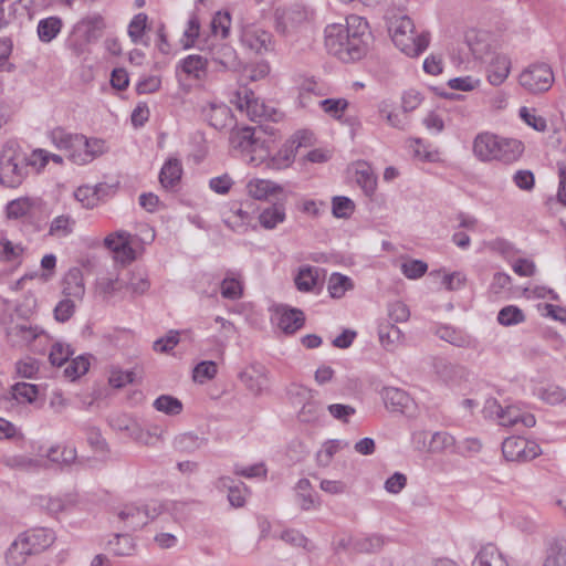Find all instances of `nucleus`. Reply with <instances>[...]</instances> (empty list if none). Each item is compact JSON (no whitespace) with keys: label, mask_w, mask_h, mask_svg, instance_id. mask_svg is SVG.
<instances>
[{"label":"nucleus","mask_w":566,"mask_h":566,"mask_svg":"<svg viewBox=\"0 0 566 566\" xmlns=\"http://www.w3.org/2000/svg\"><path fill=\"white\" fill-rule=\"evenodd\" d=\"M90 368V361L88 358L85 356H78L66 366L64 369L65 377L70 378L71 380H75L82 375L86 374Z\"/></svg>","instance_id":"obj_50"},{"label":"nucleus","mask_w":566,"mask_h":566,"mask_svg":"<svg viewBox=\"0 0 566 566\" xmlns=\"http://www.w3.org/2000/svg\"><path fill=\"white\" fill-rule=\"evenodd\" d=\"M34 554H39L50 547L54 542V533L44 527L33 528L22 533Z\"/></svg>","instance_id":"obj_21"},{"label":"nucleus","mask_w":566,"mask_h":566,"mask_svg":"<svg viewBox=\"0 0 566 566\" xmlns=\"http://www.w3.org/2000/svg\"><path fill=\"white\" fill-rule=\"evenodd\" d=\"M388 316L394 323H403L409 319L410 311L403 302L395 301L388 305Z\"/></svg>","instance_id":"obj_59"},{"label":"nucleus","mask_w":566,"mask_h":566,"mask_svg":"<svg viewBox=\"0 0 566 566\" xmlns=\"http://www.w3.org/2000/svg\"><path fill=\"white\" fill-rule=\"evenodd\" d=\"M521 86L531 94L547 92L554 82V74L548 64L537 63L525 69L518 77Z\"/></svg>","instance_id":"obj_5"},{"label":"nucleus","mask_w":566,"mask_h":566,"mask_svg":"<svg viewBox=\"0 0 566 566\" xmlns=\"http://www.w3.org/2000/svg\"><path fill=\"white\" fill-rule=\"evenodd\" d=\"M84 292L82 271L78 268L69 270L63 280V293L66 296L82 297Z\"/></svg>","instance_id":"obj_29"},{"label":"nucleus","mask_w":566,"mask_h":566,"mask_svg":"<svg viewBox=\"0 0 566 566\" xmlns=\"http://www.w3.org/2000/svg\"><path fill=\"white\" fill-rule=\"evenodd\" d=\"M388 31L395 45L410 57L419 56L429 46V33L417 34L415 24L408 15L391 17L388 22Z\"/></svg>","instance_id":"obj_2"},{"label":"nucleus","mask_w":566,"mask_h":566,"mask_svg":"<svg viewBox=\"0 0 566 566\" xmlns=\"http://www.w3.org/2000/svg\"><path fill=\"white\" fill-rule=\"evenodd\" d=\"M98 191L99 187L92 189L91 187H80L76 189L74 196L76 200H78L84 208H93L98 202Z\"/></svg>","instance_id":"obj_54"},{"label":"nucleus","mask_w":566,"mask_h":566,"mask_svg":"<svg viewBox=\"0 0 566 566\" xmlns=\"http://www.w3.org/2000/svg\"><path fill=\"white\" fill-rule=\"evenodd\" d=\"M40 206V201L31 198H19L7 205L8 218L19 219L31 213L34 208Z\"/></svg>","instance_id":"obj_32"},{"label":"nucleus","mask_w":566,"mask_h":566,"mask_svg":"<svg viewBox=\"0 0 566 566\" xmlns=\"http://www.w3.org/2000/svg\"><path fill=\"white\" fill-rule=\"evenodd\" d=\"M107 151V146L104 139L87 138L83 135V145L81 150L75 156V164L84 165L95 157H98Z\"/></svg>","instance_id":"obj_18"},{"label":"nucleus","mask_w":566,"mask_h":566,"mask_svg":"<svg viewBox=\"0 0 566 566\" xmlns=\"http://www.w3.org/2000/svg\"><path fill=\"white\" fill-rule=\"evenodd\" d=\"M72 355L73 350L70 348V345L55 343L51 348L49 360L53 366L60 367L66 363Z\"/></svg>","instance_id":"obj_53"},{"label":"nucleus","mask_w":566,"mask_h":566,"mask_svg":"<svg viewBox=\"0 0 566 566\" xmlns=\"http://www.w3.org/2000/svg\"><path fill=\"white\" fill-rule=\"evenodd\" d=\"M212 59L222 66L230 69L237 66V52L228 44L214 45L211 50Z\"/></svg>","instance_id":"obj_41"},{"label":"nucleus","mask_w":566,"mask_h":566,"mask_svg":"<svg viewBox=\"0 0 566 566\" xmlns=\"http://www.w3.org/2000/svg\"><path fill=\"white\" fill-rule=\"evenodd\" d=\"M332 210L336 218L347 219L354 212L355 203L347 197H334Z\"/></svg>","instance_id":"obj_51"},{"label":"nucleus","mask_w":566,"mask_h":566,"mask_svg":"<svg viewBox=\"0 0 566 566\" xmlns=\"http://www.w3.org/2000/svg\"><path fill=\"white\" fill-rule=\"evenodd\" d=\"M357 182L360 185L363 190L367 196H371L376 190V177L373 175V172L366 168L361 170H357Z\"/></svg>","instance_id":"obj_63"},{"label":"nucleus","mask_w":566,"mask_h":566,"mask_svg":"<svg viewBox=\"0 0 566 566\" xmlns=\"http://www.w3.org/2000/svg\"><path fill=\"white\" fill-rule=\"evenodd\" d=\"M23 252V248L20 244H13L7 238L0 240V258L3 261L11 262L17 260Z\"/></svg>","instance_id":"obj_60"},{"label":"nucleus","mask_w":566,"mask_h":566,"mask_svg":"<svg viewBox=\"0 0 566 566\" xmlns=\"http://www.w3.org/2000/svg\"><path fill=\"white\" fill-rule=\"evenodd\" d=\"M1 463L9 469L27 472L38 471L45 467L44 461L24 454H4L1 458Z\"/></svg>","instance_id":"obj_22"},{"label":"nucleus","mask_w":566,"mask_h":566,"mask_svg":"<svg viewBox=\"0 0 566 566\" xmlns=\"http://www.w3.org/2000/svg\"><path fill=\"white\" fill-rule=\"evenodd\" d=\"M234 97L232 102L240 111L245 109L251 120L271 116L268 107L254 96L251 90L243 87L235 93Z\"/></svg>","instance_id":"obj_11"},{"label":"nucleus","mask_w":566,"mask_h":566,"mask_svg":"<svg viewBox=\"0 0 566 566\" xmlns=\"http://www.w3.org/2000/svg\"><path fill=\"white\" fill-rule=\"evenodd\" d=\"M148 17L146 13L136 14L128 25V35L134 43H139L148 28Z\"/></svg>","instance_id":"obj_48"},{"label":"nucleus","mask_w":566,"mask_h":566,"mask_svg":"<svg viewBox=\"0 0 566 566\" xmlns=\"http://www.w3.org/2000/svg\"><path fill=\"white\" fill-rule=\"evenodd\" d=\"M381 397L386 408L391 412L405 413L412 403L409 394L396 387L384 388Z\"/></svg>","instance_id":"obj_16"},{"label":"nucleus","mask_w":566,"mask_h":566,"mask_svg":"<svg viewBox=\"0 0 566 566\" xmlns=\"http://www.w3.org/2000/svg\"><path fill=\"white\" fill-rule=\"evenodd\" d=\"M319 105L325 113L336 119H340L343 113L348 107V101L345 98H326L321 101Z\"/></svg>","instance_id":"obj_49"},{"label":"nucleus","mask_w":566,"mask_h":566,"mask_svg":"<svg viewBox=\"0 0 566 566\" xmlns=\"http://www.w3.org/2000/svg\"><path fill=\"white\" fill-rule=\"evenodd\" d=\"M122 521L126 522L133 530L143 527L149 520V505L140 509L134 504H128L118 513Z\"/></svg>","instance_id":"obj_23"},{"label":"nucleus","mask_w":566,"mask_h":566,"mask_svg":"<svg viewBox=\"0 0 566 566\" xmlns=\"http://www.w3.org/2000/svg\"><path fill=\"white\" fill-rule=\"evenodd\" d=\"M201 116L211 127L221 130L234 123L232 111L226 104L207 103L201 107Z\"/></svg>","instance_id":"obj_9"},{"label":"nucleus","mask_w":566,"mask_h":566,"mask_svg":"<svg viewBox=\"0 0 566 566\" xmlns=\"http://www.w3.org/2000/svg\"><path fill=\"white\" fill-rule=\"evenodd\" d=\"M231 27V17L229 12H217L211 22L210 28L213 35H220L226 39L229 35Z\"/></svg>","instance_id":"obj_47"},{"label":"nucleus","mask_w":566,"mask_h":566,"mask_svg":"<svg viewBox=\"0 0 566 566\" xmlns=\"http://www.w3.org/2000/svg\"><path fill=\"white\" fill-rule=\"evenodd\" d=\"M206 67L207 59L201 55H188L181 61L182 71L195 78H201L206 73Z\"/></svg>","instance_id":"obj_40"},{"label":"nucleus","mask_w":566,"mask_h":566,"mask_svg":"<svg viewBox=\"0 0 566 566\" xmlns=\"http://www.w3.org/2000/svg\"><path fill=\"white\" fill-rule=\"evenodd\" d=\"M354 287L353 281L340 273H333L328 280V292L333 298H340Z\"/></svg>","instance_id":"obj_39"},{"label":"nucleus","mask_w":566,"mask_h":566,"mask_svg":"<svg viewBox=\"0 0 566 566\" xmlns=\"http://www.w3.org/2000/svg\"><path fill=\"white\" fill-rule=\"evenodd\" d=\"M497 321L503 326H511L524 322L525 315L517 306L509 305L499 312Z\"/></svg>","instance_id":"obj_46"},{"label":"nucleus","mask_w":566,"mask_h":566,"mask_svg":"<svg viewBox=\"0 0 566 566\" xmlns=\"http://www.w3.org/2000/svg\"><path fill=\"white\" fill-rule=\"evenodd\" d=\"M46 458L49 461L63 467H70L77 458L76 450L70 447H51L48 450Z\"/></svg>","instance_id":"obj_36"},{"label":"nucleus","mask_w":566,"mask_h":566,"mask_svg":"<svg viewBox=\"0 0 566 566\" xmlns=\"http://www.w3.org/2000/svg\"><path fill=\"white\" fill-rule=\"evenodd\" d=\"M543 566H566V549L552 548L544 559Z\"/></svg>","instance_id":"obj_64"},{"label":"nucleus","mask_w":566,"mask_h":566,"mask_svg":"<svg viewBox=\"0 0 566 566\" xmlns=\"http://www.w3.org/2000/svg\"><path fill=\"white\" fill-rule=\"evenodd\" d=\"M8 336L14 346L30 347L32 350H39L35 342L41 338H46V335L39 326H31L27 324H17L8 331Z\"/></svg>","instance_id":"obj_10"},{"label":"nucleus","mask_w":566,"mask_h":566,"mask_svg":"<svg viewBox=\"0 0 566 566\" xmlns=\"http://www.w3.org/2000/svg\"><path fill=\"white\" fill-rule=\"evenodd\" d=\"M286 218L285 206L283 202H275L261 211L259 214V222L262 228L266 230L274 229L279 223H282Z\"/></svg>","instance_id":"obj_26"},{"label":"nucleus","mask_w":566,"mask_h":566,"mask_svg":"<svg viewBox=\"0 0 566 566\" xmlns=\"http://www.w3.org/2000/svg\"><path fill=\"white\" fill-rule=\"evenodd\" d=\"M472 566H509V563L496 546L489 544L481 548Z\"/></svg>","instance_id":"obj_27"},{"label":"nucleus","mask_w":566,"mask_h":566,"mask_svg":"<svg viewBox=\"0 0 566 566\" xmlns=\"http://www.w3.org/2000/svg\"><path fill=\"white\" fill-rule=\"evenodd\" d=\"M499 138L496 135L490 133L479 134L473 143L474 155L483 161L494 159L497 148Z\"/></svg>","instance_id":"obj_20"},{"label":"nucleus","mask_w":566,"mask_h":566,"mask_svg":"<svg viewBox=\"0 0 566 566\" xmlns=\"http://www.w3.org/2000/svg\"><path fill=\"white\" fill-rule=\"evenodd\" d=\"M247 190L249 196L256 200H265L269 196L276 195L283 191V188L265 179H253L248 182Z\"/></svg>","instance_id":"obj_25"},{"label":"nucleus","mask_w":566,"mask_h":566,"mask_svg":"<svg viewBox=\"0 0 566 566\" xmlns=\"http://www.w3.org/2000/svg\"><path fill=\"white\" fill-rule=\"evenodd\" d=\"M125 286L133 295H143L148 291L150 283L145 275L133 273Z\"/></svg>","instance_id":"obj_62"},{"label":"nucleus","mask_w":566,"mask_h":566,"mask_svg":"<svg viewBox=\"0 0 566 566\" xmlns=\"http://www.w3.org/2000/svg\"><path fill=\"white\" fill-rule=\"evenodd\" d=\"M62 20L57 17H49L40 20L38 35L42 42H51L61 31Z\"/></svg>","instance_id":"obj_35"},{"label":"nucleus","mask_w":566,"mask_h":566,"mask_svg":"<svg viewBox=\"0 0 566 566\" xmlns=\"http://www.w3.org/2000/svg\"><path fill=\"white\" fill-rule=\"evenodd\" d=\"M243 287L239 280L226 276L221 282V295L228 300H238L242 296Z\"/></svg>","instance_id":"obj_52"},{"label":"nucleus","mask_w":566,"mask_h":566,"mask_svg":"<svg viewBox=\"0 0 566 566\" xmlns=\"http://www.w3.org/2000/svg\"><path fill=\"white\" fill-rule=\"evenodd\" d=\"M368 22L358 15L346 18V25L331 24L325 29V46L327 51L345 63L363 59L371 43Z\"/></svg>","instance_id":"obj_1"},{"label":"nucleus","mask_w":566,"mask_h":566,"mask_svg":"<svg viewBox=\"0 0 566 566\" xmlns=\"http://www.w3.org/2000/svg\"><path fill=\"white\" fill-rule=\"evenodd\" d=\"M200 33V21L196 14H192L188 21L187 29L184 32L182 46L190 49Z\"/></svg>","instance_id":"obj_56"},{"label":"nucleus","mask_w":566,"mask_h":566,"mask_svg":"<svg viewBox=\"0 0 566 566\" xmlns=\"http://www.w3.org/2000/svg\"><path fill=\"white\" fill-rule=\"evenodd\" d=\"M454 439L447 432H436L431 436V439L428 444V450L430 452L437 453L442 452L447 448L453 446Z\"/></svg>","instance_id":"obj_57"},{"label":"nucleus","mask_w":566,"mask_h":566,"mask_svg":"<svg viewBox=\"0 0 566 566\" xmlns=\"http://www.w3.org/2000/svg\"><path fill=\"white\" fill-rule=\"evenodd\" d=\"M154 408L169 416H177L182 411V402L172 396L161 395L155 399L153 403Z\"/></svg>","instance_id":"obj_43"},{"label":"nucleus","mask_w":566,"mask_h":566,"mask_svg":"<svg viewBox=\"0 0 566 566\" xmlns=\"http://www.w3.org/2000/svg\"><path fill=\"white\" fill-rule=\"evenodd\" d=\"M182 167L180 160L170 158L163 166L159 181L164 188L174 187L181 178Z\"/></svg>","instance_id":"obj_30"},{"label":"nucleus","mask_w":566,"mask_h":566,"mask_svg":"<svg viewBox=\"0 0 566 566\" xmlns=\"http://www.w3.org/2000/svg\"><path fill=\"white\" fill-rule=\"evenodd\" d=\"M50 137L56 148L63 150L66 157L75 164V156L83 145V135L71 134L65 129L57 127L51 132Z\"/></svg>","instance_id":"obj_12"},{"label":"nucleus","mask_w":566,"mask_h":566,"mask_svg":"<svg viewBox=\"0 0 566 566\" xmlns=\"http://www.w3.org/2000/svg\"><path fill=\"white\" fill-rule=\"evenodd\" d=\"M12 397L18 402H33L38 396V387L28 382H18L12 387Z\"/></svg>","instance_id":"obj_45"},{"label":"nucleus","mask_w":566,"mask_h":566,"mask_svg":"<svg viewBox=\"0 0 566 566\" xmlns=\"http://www.w3.org/2000/svg\"><path fill=\"white\" fill-rule=\"evenodd\" d=\"M217 364L211 360L199 363L193 369V379L199 382L210 380L217 375Z\"/></svg>","instance_id":"obj_55"},{"label":"nucleus","mask_w":566,"mask_h":566,"mask_svg":"<svg viewBox=\"0 0 566 566\" xmlns=\"http://www.w3.org/2000/svg\"><path fill=\"white\" fill-rule=\"evenodd\" d=\"M130 234L124 230L116 231L107 235L104 244L115 253L116 259L122 262L132 261L135 258L134 250L130 247Z\"/></svg>","instance_id":"obj_14"},{"label":"nucleus","mask_w":566,"mask_h":566,"mask_svg":"<svg viewBox=\"0 0 566 566\" xmlns=\"http://www.w3.org/2000/svg\"><path fill=\"white\" fill-rule=\"evenodd\" d=\"M317 281L318 269L311 265L300 268L294 279L295 286L300 292H312Z\"/></svg>","instance_id":"obj_31"},{"label":"nucleus","mask_w":566,"mask_h":566,"mask_svg":"<svg viewBox=\"0 0 566 566\" xmlns=\"http://www.w3.org/2000/svg\"><path fill=\"white\" fill-rule=\"evenodd\" d=\"M434 369L439 377L446 382H455L465 374L463 367L448 363L444 359H437L434 361Z\"/></svg>","instance_id":"obj_33"},{"label":"nucleus","mask_w":566,"mask_h":566,"mask_svg":"<svg viewBox=\"0 0 566 566\" xmlns=\"http://www.w3.org/2000/svg\"><path fill=\"white\" fill-rule=\"evenodd\" d=\"M378 336L381 345L387 350H392L402 338L401 331L392 323H381L378 329Z\"/></svg>","instance_id":"obj_34"},{"label":"nucleus","mask_w":566,"mask_h":566,"mask_svg":"<svg viewBox=\"0 0 566 566\" xmlns=\"http://www.w3.org/2000/svg\"><path fill=\"white\" fill-rule=\"evenodd\" d=\"M27 172L25 157L17 151L13 143L6 144L0 157V182L15 188L22 184Z\"/></svg>","instance_id":"obj_4"},{"label":"nucleus","mask_w":566,"mask_h":566,"mask_svg":"<svg viewBox=\"0 0 566 566\" xmlns=\"http://www.w3.org/2000/svg\"><path fill=\"white\" fill-rule=\"evenodd\" d=\"M105 28L101 14H92L83 18L74 27V35H81L87 43L97 40Z\"/></svg>","instance_id":"obj_15"},{"label":"nucleus","mask_w":566,"mask_h":566,"mask_svg":"<svg viewBox=\"0 0 566 566\" xmlns=\"http://www.w3.org/2000/svg\"><path fill=\"white\" fill-rule=\"evenodd\" d=\"M75 220L69 214H62L54 218L50 224L49 234L52 237L63 238L73 232Z\"/></svg>","instance_id":"obj_44"},{"label":"nucleus","mask_w":566,"mask_h":566,"mask_svg":"<svg viewBox=\"0 0 566 566\" xmlns=\"http://www.w3.org/2000/svg\"><path fill=\"white\" fill-rule=\"evenodd\" d=\"M265 130L260 127H233L230 132L229 144L232 149L249 156V163L260 165L270 154L269 145L261 134Z\"/></svg>","instance_id":"obj_3"},{"label":"nucleus","mask_w":566,"mask_h":566,"mask_svg":"<svg viewBox=\"0 0 566 566\" xmlns=\"http://www.w3.org/2000/svg\"><path fill=\"white\" fill-rule=\"evenodd\" d=\"M206 443V439L192 432H185L177 436L174 440V447L180 452L191 453L200 449Z\"/></svg>","instance_id":"obj_37"},{"label":"nucleus","mask_w":566,"mask_h":566,"mask_svg":"<svg viewBox=\"0 0 566 566\" xmlns=\"http://www.w3.org/2000/svg\"><path fill=\"white\" fill-rule=\"evenodd\" d=\"M511 69V61L505 55H496L490 63L486 77L490 84L497 86L501 85L509 76Z\"/></svg>","instance_id":"obj_24"},{"label":"nucleus","mask_w":566,"mask_h":566,"mask_svg":"<svg viewBox=\"0 0 566 566\" xmlns=\"http://www.w3.org/2000/svg\"><path fill=\"white\" fill-rule=\"evenodd\" d=\"M321 411V406L315 397L303 402V406L298 412V418L302 422H312L315 421Z\"/></svg>","instance_id":"obj_61"},{"label":"nucleus","mask_w":566,"mask_h":566,"mask_svg":"<svg viewBox=\"0 0 566 566\" xmlns=\"http://www.w3.org/2000/svg\"><path fill=\"white\" fill-rule=\"evenodd\" d=\"M108 549L115 556H130L135 551V543L128 534H115L108 542Z\"/></svg>","instance_id":"obj_38"},{"label":"nucleus","mask_w":566,"mask_h":566,"mask_svg":"<svg viewBox=\"0 0 566 566\" xmlns=\"http://www.w3.org/2000/svg\"><path fill=\"white\" fill-rule=\"evenodd\" d=\"M348 447V442L342 440H328L323 444L322 450L317 452V463L319 467L329 465L334 454Z\"/></svg>","instance_id":"obj_42"},{"label":"nucleus","mask_w":566,"mask_h":566,"mask_svg":"<svg viewBox=\"0 0 566 566\" xmlns=\"http://www.w3.org/2000/svg\"><path fill=\"white\" fill-rule=\"evenodd\" d=\"M34 555L28 541L20 534L10 545L6 553V560L10 566H22L29 556Z\"/></svg>","instance_id":"obj_19"},{"label":"nucleus","mask_w":566,"mask_h":566,"mask_svg":"<svg viewBox=\"0 0 566 566\" xmlns=\"http://www.w3.org/2000/svg\"><path fill=\"white\" fill-rule=\"evenodd\" d=\"M502 452L507 461L526 462L542 453L537 443L523 437H510L502 443Z\"/></svg>","instance_id":"obj_7"},{"label":"nucleus","mask_w":566,"mask_h":566,"mask_svg":"<svg viewBox=\"0 0 566 566\" xmlns=\"http://www.w3.org/2000/svg\"><path fill=\"white\" fill-rule=\"evenodd\" d=\"M305 323V315L298 308H284L279 317V327L285 334H293Z\"/></svg>","instance_id":"obj_28"},{"label":"nucleus","mask_w":566,"mask_h":566,"mask_svg":"<svg viewBox=\"0 0 566 566\" xmlns=\"http://www.w3.org/2000/svg\"><path fill=\"white\" fill-rule=\"evenodd\" d=\"M311 15L312 12L300 3L286 8H277L274 13L275 29L281 34H287L307 23Z\"/></svg>","instance_id":"obj_6"},{"label":"nucleus","mask_w":566,"mask_h":566,"mask_svg":"<svg viewBox=\"0 0 566 566\" xmlns=\"http://www.w3.org/2000/svg\"><path fill=\"white\" fill-rule=\"evenodd\" d=\"M241 382L254 396H260L268 387L266 369L262 365H251L239 374Z\"/></svg>","instance_id":"obj_13"},{"label":"nucleus","mask_w":566,"mask_h":566,"mask_svg":"<svg viewBox=\"0 0 566 566\" xmlns=\"http://www.w3.org/2000/svg\"><path fill=\"white\" fill-rule=\"evenodd\" d=\"M428 270L426 262L421 260H410L401 264L402 273L411 280L421 277Z\"/></svg>","instance_id":"obj_58"},{"label":"nucleus","mask_w":566,"mask_h":566,"mask_svg":"<svg viewBox=\"0 0 566 566\" xmlns=\"http://www.w3.org/2000/svg\"><path fill=\"white\" fill-rule=\"evenodd\" d=\"M240 40L242 45L256 54L270 52L274 48L272 34L255 24L243 27Z\"/></svg>","instance_id":"obj_8"},{"label":"nucleus","mask_w":566,"mask_h":566,"mask_svg":"<svg viewBox=\"0 0 566 566\" xmlns=\"http://www.w3.org/2000/svg\"><path fill=\"white\" fill-rule=\"evenodd\" d=\"M524 151L522 142L513 138H499L494 159L511 164L516 161Z\"/></svg>","instance_id":"obj_17"}]
</instances>
